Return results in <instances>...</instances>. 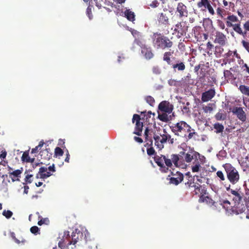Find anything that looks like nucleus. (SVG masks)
<instances>
[{
  "label": "nucleus",
  "mask_w": 249,
  "mask_h": 249,
  "mask_svg": "<svg viewBox=\"0 0 249 249\" xmlns=\"http://www.w3.org/2000/svg\"><path fill=\"white\" fill-rule=\"evenodd\" d=\"M229 193V196L231 199L233 206L231 211L232 214H238L245 211L246 205L244 203V195L240 189L233 190L231 185L226 187Z\"/></svg>",
  "instance_id": "nucleus-1"
},
{
  "label": "nucleus",
  "mask_w": 249,
  "mask_h": 249,
  "mask_svg": "<svg viewBox=\"0 0 249 249\" xmlns=\"http://www.w3.org/2000/svg\"><path fill=\"white\" fill-rule=\"evenodd\" d=\"M151 38L154 47L157 49L164 50L171 48L173 45L168 37L159 32L154 33Z\"/></svg>",
  "instance_id": "nucleus-2"
},
{
  "label": "nucleus",
  "mask_w": 249,
  "mask_h": 249,
  "mask_svg": "<svg viewBox=\"0 0 249 249\" xmlns=\"http://www.w3.org/2000/svg\"><path fill=\"white\" fill-rule=\"evenodd\" d=\"M170 128L175 135L180 137L183 135L186 136V132L191 131L192 129L190 125L183 121L173 124Z\"/></svg>",
  "instance_id": "nucleus-3"
},
{
  "label": "nucleus",
  "mask_w": 249,
  "mask_h": 249,
  "mask_svg": "<svg viewBox=\"0 0 249 249\" xmlns=\"http://www.w3.org/2000/svg\"><path fill=\"white\" fill-rule=\"evenodd\" d=\"M224 168L229 181L233 185L237 183L239 180L240 175L236 169L229 163L226 164Z\"/></svg>",
  "instance_id": "nucleus-4"
},
{
  "label": "nucleus",
  "mask_w": 249,
  "mask_h": 249,
  "mask_svg": "<svg viewBox=\"0 0 249 249\" xmlns=\"http://www.w3.org/2000/svg\"><path fill=\"white\" fill-rule=\"evenodd\" d=\"M179 156L181 157L182 160L187 163H190L193 160H197L198 158L200 156V154L196 151L193 148L189 147V150L188 151L185 149L183 151H180Z\"/></svg>",
  "instance_id": "nucleus-5"
},
{
  "label": "nucleus",
  "mask_w": 249,
  "mask_h": 249,
  "mask_svg": "<svg viewBox=\"0 0 249 249\" xmlns=\"http://www.w3.org/2000/svg\"><path fill=\"white\" fill-rule=\"evenodd\" d=\"M64 237H66L71 245H75L77 243L81 241L83 238V233L79 230L75 229L70 235L69 231H65L64 232Z\"/></svg>",
  "instance_id": "nucleus-6"
},
{
  "label": "nucleus",
  "mask_w": 249,
  "mask_h": 249,
  "mask_svg": "<svg viewBox=\"0 0 249 249\" xmlns=\"http://www.w3.org/2000/svg\"><path fill=\"white\" fill-rule=\"evenodd\" d=\"M189 26L186 22L180 21L175 25L174 32L178 38L186 36Z\"/></svg>",
  "instance_id": "nucleus-7"
},
{
  "label": "nucleus",
  "mask_w": 249,
  "mask_h": 249,
  "mask_svg": "<svg viewBox=\"0 0 249 249\" xmlns=\"http://www.w3.org/2000/svg\"><path fill=\"white\" fill-rule=\"evenodd\" d=\"M229 112H232L233 114H235L237 118L242 121L245 122L247 119V115L245 111L241 107H234L229 108Z\"/></svg>",
  "instance_id": "nucleus-8"
},
{
  "label": "nucleus",
  "mask_w": 249,
  "mask_h": 249,
  "mask_svg": "<svg viewBox=\"0 0 249 249\" xmlns=\"http://www.w3.org/2000/svg\"><path fill=\"white\" fill-rule=\"evenodd\" d=\"M141 117L138 114H135L133 116L132 122L133 123H136L135 129L134 134L138 136H141L143 128V123L140 121Z\"/></svg>",
  "instance_id": "nucleus-9"
},
{
  "label": "nucleus",
  "mask_w": 249,
  "mask_h": 249,
  "mask_svg": "<svg viewBox=\"0 0 249 249\" xmlns=\"http://www.w3.org/2000/svg\"><path fill=\"white\" fill-rule=\"evenodd\" d=\"M158 108L162 112L170 114L174 109V106L172 104H170L169 102L163 101L159 104Z\"/></svg>",
  "instance_id": "nucleus-10"
},
{
  "label": "nucleus",
  "mask_w": 249,
  "mask_h": 249,
  "mask_svg": "<svg viewBox=\"0 0 249 249\" xmlns=\"http://www.w3.org/2000/svg\"><path fill=\"white\" fill-rule=\"evenodd\" d=\"M157 20L160 25H167L169 24V18L167 11L159 13L157 15Z\"/></svg>",
  "instance_id": "nucleus-11"
},
{
  "label": "nucleus",
  "mask_w": 249,
  "mask_h": 249,
  "mask_svg": "<svg viewBox=\"0 0 249 249\" xmlns=\"http://www.w3.org/2000/svg\"><path fill=\"white\" fill-rule=\"evenodd\" d=\"M177 12L178 13V17L180 18L183 17H187L188 15L187 7L182 2H179L178 4Z\"/></svg>",
  "instance_id": "nucleus-12"
},
{
  "label": "nucleus",
  "mask_w": 249,
  "mask_h": 249,
  "mask_svg": "<svg viewBox=\"0 0 249 249\" xmlns=\"http://www.w3.org/2000/svg\"><path fill=\"white\" fill-rule=\"evenodd\" d=\"M164 155H161V156H156L154 157L155 162L160 167L161 172L166 173L168 171V168H166L164 164V159L163 157Z\"/></svg>",
  "instance_id": "nucleus-13"
},
{
  "label": "nucleus",
  "mask_w": 249,
  "mask_h": 249,
  "mask_svg": "<svg viewBox=\"0 0 249 249\" xmlns=\"http://www.w3.org/2000/svg\"><path fill=\"white\" fill-rule=\"evenodd\" d=\"M215 92L214 89H211L208 90L202 93L201 101L203 102H206L211 100L215 95Z\"/></svg>",
  "instance_id": "nucleus-14"
},
{
  "label": "nucleus",
  "mask_w": 249,
  "mask_h": 249,
  "mask_svg": "<svg viewBox=\"0 0 249 249\" xmlns=\"http://www.w3.org/2000/svg\"><path fill=\"white\" fill-rule=\"evenodd\" d=\"M226 36L223 33L220 32H216L214 42L217 43L221 46H224L226 44Z\"/></svg>",
  "instance_id": "nucleus-15"
},
{
  "label": "nucleus",
  "mask_w": 249,
  "mask_h": 249,
  "mask_svg": "<svg viewBox=\"0 0 249 249\" xmlns=\"http://www.w3.org/2000/svg\"><path fill=\"white\" fill-rule=\"evenodd\" d=\"M207 190L203 187L201 190V196H200L199 201L202 202H206L209 205H213L214 202L213 200L209 196H206Z\"/></svg>",
  "instance_id": "nucleus-16"
},
{
  "label": "nucleus",
  "mask_w": 249,
  "mask_h": 249,
  "mask_svg": "<svg viewBox=\"0 0 249 249\" xmlns=\"http://www.w3.org/2000/svg\"><path fill=\"white\" fill-rule=\"evenodd\" d=\"M71 245V243L70 242L69 239L66 237L63 236V238L60 240L58 243V248L55 247L53 249H68L69 246Z\"/></svg>",
  "instance_id": "nucleus-17"
},
{
  "label": "nucleus",
  "mask_w": 249,
  "mask_h": 249,
  "mask_svg": "<svg viewBox=\"0 0 249 249\" xmlns=\"http://www.w3.org/2000/svg\"><path fill=\"white\" fill-rule=\"evenodd\" d=\"M160 136L161 137V139L160 140V143L163 144V143L167 142H168L169 143L172 144L174 143V139L171 138V135L168 134L165 129H164V133L160 134Z\"/></svg>",
  "instance_id": "nucleus-18"
},
{
  "label": "nucleus",
  "mask_w": 249,
  "mask_h": 249,
  "mask_svg": "<svg viewBox=\"0 0 249 249\" xmlns=\"http://www.w3.org/2000/svg\"><path fill=\"white\" fill-rule=\"evenodd\" d=\"M171 66L175 71H183L186 68L184 62L180 61V60L176 61V63H173Z\"/></svg>",
  "instance_id": "nucleus-19"
},
{
  "label": "nucleus",
  "mask_w": 249,
  "mask_h": 249,
  "mask_svg": "<svg viewBox=\"0 0 249 249\" xmlns=\"http://www.w3.org/2000/svg\"><path fill=\"white\" fill-rule=\"evenodd\" d=\"M141 52L146 59H150L154 56V53H152L151 48L147 47V46L143 48Z\"/></svg>",
  "instance_id": "nucleus-20"
},
{
  "label": "nucleus",
  "mask_w": 249,
  "mask_h": 249,
  "mask_svg": "<svg viewBox=\"0 0 249 249\" xmlns=\"http://www.w3.org/2000/svg\"><path fill=\"white\" fill-rule=\"evenodd\" d=\"M38 174L40 175V178H47L52 175V174L47 171L46 167H41L39 168Z\"/></svg>",
  "instance_id": "nucleus-21"
},
{
  "label": "nucleus",
  "mask_w": 249,
  "mask_h": 249,
  "mask_svg": "<svg viewBox=\"0 0 249 249\" xmlns=\"http://www.w3.org/2000/svg\"><path fill=\"white\" fill-rule=\"evenodd\" d=\"M177 177H172L170 179V182L176 185H178L183 179V175L180 173L177 172Z\"/></svg>",
  "instance_id": "nucleus-22"
},
{
  "label": "nucleus",
  "mask_w": 249,
  "mask_h": 249,
  "mask_svg": "<svg viewBox=\"0 0 249 249\" xmlns=\"http://www.w3.org/2000/svg\"><path fill=\"white\" fill-rule=\"evenodd\" d=\"M173 52L168 51L165 52L163 55V60L166 62L168 65L170 66H171L173 63L171 60V58L173 57Z\"/></svg>",
  "instance_id": "nucleus-23"
},
{
  "label": "nucleus",
  "mask_w": 249,
  "mask_h": 249,
  "mask_svg": "<svg viewBox=\"0 0 249 249\" xmlns=\"http://www.w3.org/2000/svg\"><path fill=\"white\" fill-rule=\"evenodd\" d=\"M40 156L42 159L49 160L52 156V153L50 148H46L40 152Z\"/></svg>",
  "instance_id": "nucleus-24"
},
{
  "label": "nucleus",
  "mask_w": 249,
  "mask_h": 249,
  "mask_svg": "<svg viewBox=\"0 0 249 249\" xmlns=\"http://www.w3.org/2000/svg\"><path fill=\"white\" fill-rule=\"evenodd\" d=\"M171 160L172 163H173L176 167H178L179 166V162L182 160V158L179 156V154H172L171 157Z\"/></svg>",
  "instance_id": "nucleus-25"
},
{
  "label": "nucleus",
  "mask_w": 249,
  "mask_h": 249,
  "mask_svg": "<svg viewBox=\"0 0 249 249\" xmlns=\"http://www.w3.org/2000/svg\"><path fill=\"white\" fill-rule=\"evenodd\" d=\"M201 168L200 163L197 160H195L191 166V170L192 172L196 173L200 171Z\"/></svg>",
  "instance_id": "nucleus-26"
},
{
  "label": "nucleus",
  "mask_w": 249,
  "mask_h": 249,
  "mask_svg": "<svg viewBox=\"0 0 249 249\" xmlns=\"http://www.w3.org/2000/svg\"><path fill=\"white\" fill-rule=\"evenodd\" d=\"M167 114L168 113L163 112L161 114L159 113L158 118L162 122L167 123L170 120V116L169 117Z\"/></svg>",
  "instance_id": "nucleus-27"
},
{
  "label": "nucleus",
  "mask_w": 249,
  "mask_h": 249,
  "mask_svg": "<svg viewBox=\"0 0 249 249\" xmlns=\"http://www.w3.org/2000/svg\"><path fill=\"white\" fill-rule=\"evenodd\" d=\"M124 15L128 20L131 21H133L135 19V15L133 12L130 11L129 9L125 10Z\"/></svg>",
  "instance_id": "nucleus-28"
},
{
  "label": "nucleus",
  "mask_w": 249,
  "mask_h": 249,
  "mask_svg": "<svg viewBox=\"0 0 249 249\" xmlns=\"http://www.w3.org/2000/svg\"><path fill=\"white\" fill-rule=\"evenodd\" d=\"M233 29L235 32L240 35H242L244 36H246V33L243 31L240 23L234 24Z\"/></svg>",
  "instance_id": "nucleus-29"
},
{
  "label": "nucleus",
  "mask_w": 249,
  "mask_h": 249,
  "mask_svg": "<svg viewBox=\"0 0 249 249\" xmlns=\"http://www.w3.org/2000/svg\"><path fill=\"white\" fill-rule=\"evenodd\" d=\"M22 170L18 169L12 172L9 173V176L12 179L13 181H15V180H19V179L17 178V179H15L12 178V176H13L14 178H18L20 177V175L22 173Z\"/></svg>",
  "instance_id": "nucleus-30"
},
{
  "label": "nucleus",
  "mask_w": 249,
  "mask_h": 249,
  "mask_svg": "<svg viewBox=\"0 0 249 249\" xmlns=\"http://www.w3.org/2000/svg\"><path fill=\"white\" fill-rule=\"evenodd\" d=\"M207 68H208V66L205 67L204 64H201V67L200 68V70L198 74L200 79H204L205 77Z\"/></svg>",
  "instance_id": "nucleus-31"
},
{
  "label": "nucleus",
  "mask_w": 249,
  "mask_h": 249,
  "mask_svg": "<svg viewBox=\"0 0 249 249\" xmlns=\"http://www.w3.org/2000/svg\"><path fill=\"white\" fill-rule=\"evenodd\" d=\"M224 52V49L220 46H216L215 47L214 54L217 58L220 57Z\"/></svg>",
  "instance_id": "nucleus-32"
},
{
  "label": "nucleus",
  "mask_w": 249,
  "mask_h": 249,
  "mask_svg": "<svg viewBox=\"0 0 249 249\" xmlns=\"http://www.w3.org/2000/svg\"><path fill=\"white\" fill-rule=\"evenodd\" d=\"M192 36H194L197 40L200 38V28L199 27H194L193 29Z\"/></svg>",
  "instance_id": "nucleus-33"
},
{
  "label": "nucleus",
  "mask_w": 249,
  "mask_h": 249,
  "mask_svg": "<svg viewBox=\"0 0 249 249\" xmlns=\"http://www.w3.org/2000/svg\"><path fill=\"white\" fill-rule=\"evenodd\" d=\"M239 89L242 93L249 96V87L242 85L240 86Z\"/></svg>",
  "instance_id": "nucleus-34"
},
{
  "label": "nucleus",
  "mask_w": 249,
  "mask_h": 249,
  "mask_svg": "<svg viewBox=\"0 0 249 249\" xmlns=\"http://www.w3.org/2000/svg\"><path fill=\"white\" fill-rule=\"evenodd\" d=\"M213 127L215 129H216V133H219L223 131L224 129V126L218 123L214 124L213 125Z\"/></svg>",
  "instance_id": "nucleus-35"
},
{
  "label": "nucleus",
  "mask_w": 249,
  "mask_h": 249,
  "mask_svg": "<svg viewBox=\"0 0 249 249\" xmlns=\"http://www.w3.org/2000/svg\"><path fill=\"white\" fill-rule=\"evenodd\" d=\"M154 139L155 141V145L160 149H162L163 148V144L160 143V137L158 135H154Z\"/></svg>",
  "instance_id": "nucleus-36"
},
{
  "label": "nucleus",
  "mask_w": 249,
  "mask_h": 249,
  "mask_svg": "<svg viewBox=\"0 0 249 249\" xmlns=\"http://www.w3.org/2000/svg\"><path fill=\"white\" fill-rule=\"evenodd\" d=\"M145 100L146 102L150 106H151L152 107L154 106L155 103V101L154 98L153 97H152L151 96H147L145 97Z\"/></svg>",
  "instance_id": "nucleus-37"
},
{
  "label": "nucleus",
  "mask_w": 249,
  "mask_h": 249,
  "mask_svg": "<svg viewBox=\"0 0 249 249\" xmlns=\"http://www.w3.org/2000/svg\"><path fill=\"white\" fill-rule=\"evenodd\" d=\"M223 207L228 211L229 210L231 209L232 206H231V202L228 200H224L221 204Z\"/></svg>",
  "instance_id": "nucleus-38"
},
{
  "label": "nucleus",
  "mask_w": 249,
  "mask_h": 249,
  "mask_svg": "<svg viewBox=\"0 0 249 249\" xmlns=\"http://www.w3.org/2000/svg\"><path fill=\"white\" fill-rule=\"evenodd\" d=\"M142 37L141 38H137L135 39V43L137 44L138 45L140 46L142 49L143 48L147 46L144 43V42L142 40Z\"/></svg>",
  "instance_id": "nucleus-39"
},
{
  "label": "nucleus",
  "mask_w": 249,
  "mask_h": 249,
  "mask_svg": "<svg viewBox=\"0 0 249 249\" xmlns=\"http://www.w3.org/2000/svg\"><path fill=\"white\" fill-rule=\"evenodd\" d=\"M64 154V151H63V150L59 147H56L55 148V150H54V155L56 156V157H57V156H62Z\"/></svg>",
  "instance_id": "nucleus-40"
},
{
  "label": "nucleus",
  "mask_w": 249,
  "mask_h": 249,
  "mask_svg": "<svg viewBox=\"0 0 249 249\" xmlns=\"http://www.w3.org/2000/svg\"><path fill=\"white\" fill-rule=\"evenodd\" d=\"M163 159H164V163H165L166 166H167V168H168L169 167H171L172 166L171 160L170 159L168 158L165 156L163 157Z\"/></svg>",
  "instance_id": "nucleus-41"
},
{
  "label": "nucleus",
  "mask_w": 249,
  "mask_h": 249,
  "mask_svg": "<svg viewBox=\"0 0 249 249\" xmlns=\"http://www.w3.org/2000/svg\"><path fill=\"white\" fill-rule=\"evenodd\" d=\"M131 33L135 39L142 37L141 33L136 30L132 29Z\"/></svg>",
  "instance_id": "nucleus-42"
},
{
  "label": "nucleus",
  "mask_w": 249,
  "mask_h": 249,
  "mask_svg": "<svg viewBox=\"0 0 249 249\" xmlns=\"http://www.w3.org/2000/svg\"><path fill=\"white\" fill-rule=\"evenodd\" d=\"M147 154L148 155L150 156H156L157 153L154 148L153 147H150V148H148L147 149Z\"/></svg>",
  "instance_id": "nucleus-43"
},
{
  "label": "nucleus",
  "mask_w": 249,
  "mask_h": 249,
  "mask_svg": "<svg viewBox=\"0 0 249 249\" xmlns=\"http://www.w3.org/2000/svg\"><path fill=\"white\" fill-rule=\"evenodd\" d=\"M193 187L195 188V191L196 194H197L198 193H200L201 194V190L203 189L202 188V186L200 185V184H198L197 185L195 184L193 185Z\"/></svg>",
  "instance_id": "nucleus-44"
},
{
  "label": "nucleus",
  "mask_w": 249,
  "mask_h": 249,
  "mask_svg": "<svg viewBox=\"0 0 249 249\" xmlns=\"http://www.w3.org/2000/svg\"><path fill=\"white\" fill-rule=\"evenodd\" d=\"M30 231L32 233L36 235L40 233L39 229L38 227L36 226L32 227L30 229Z\"/></svg>",
  "instance_id": "nucleus-45"
},
{
  "label": "nucleus",
  "mask_w": 249,
  "mask_h": 249,
  "mask_svg": "<svg viewBox=\"0 0 249 249\" xmlns=\"http://www.w3.org/2000/svg\"><path fill=\"white\" fill-rule=\"evenodd\" d=\"M202 108L205 113H206L211 112L213 110V108L210 104H209L208 106L203 107Z\"/></svg>",
  "instance_id": "nucleus-46"
},
{
  "label": "nucleus",
  "mask_w": 249,
  "mask_h": 249,
  "mask_svg": "<svg viewBox=\"0 0 249 249\" xmlns=\"http://www.w3.org/2000/svg\"><path fill=\"white\" fill-rule=\"evenodd\" d=\"M2 214L7 218H10L13 215V213L9 210H4L2 212Z\"/></svg>",
  "instance_id": "nucleus-47"
},
{
  "label": "nucleus",
  "mask_w": 249,
  "mask_h": 249,
  "mask_svg": "<svg viewBox=\"0 0 249 249\" xmlns=\"http://www.w3.org/2000/svg\"><path fill=\"white\" fill-rule=\"evenodd\" d=\"M21 159H22V160L23 161H26V162L29 161L30 157L29 156L28 153L27 152H24L22 155Z\"/></svg>",
  "instance_id": "nucleus-48"
},
{
  "label": "nucleus",
  "mask_w": 249,
  "mask_h": 249,
  "mask_svg": "<svg viewBox=\"0 0 249 249\" xmlns=\"http://www.w3.org/2000/svg\"><path fill=\"white\" fill-rule=\"evenodd\" d=\"M227 19L232 22H237L238 21L237 17L233 15L228 16Z\"/></svg>",
  "instance_id": "nucleus-49"
},
{
  "label": "nucleus",
  "mask_w": 249,
  "mask_h": 249,
  "mask_svg": "<svg viewBox=\"0 0 249 249\" xmlns=\"http://www.w3.org/2000/svg\"><path fill=\"white\" fill-rule=\"evenodd\" d=\"M209 2V0H201L197 4L198 7L201 8L202 6H205V5Z\"/></svg>",
  "instance_id": "nucleus-50"
},
{
  "label": "nucleus",
  "mask_w": 249,
  "mask_h": 249,
  "mask_svg": "<svg viewBox=\"0 0 249 249\" xmlns=\"http://www.w3.org/2000/svg\"><path fill=\"white\" fill-rule=\"evenodd\" d=\"M49 223V220L48 218H42L38 221L37 224L38 225L41 226L44 224H48Z\"/></svg>",
  "instance_id": "nucleus-51"
},
{
  "label": "nucleus",
  "mask_w": 249,
  "mask_h": 249,
  "mask_svg": "<svg viewBox=\"0 0 249 249\" xmlns=\"http://www.w3.org/2000/svg\"><path fill=\"white\" fill-rule=\"evenodd\" d=\"M188 181L185 183V185H188V187H193L192 184L194 183V178L192 177V176H190V178H188Z\"/></svg>",
  "instance_id": "nucleus-52"
},
{
  "label": "nucleus",
  "mask_w": 249,
  "mask_h": 249,
  "mask_svg": "<svg viewBox=\"0 0 249 249\" xmlns=\"http://www.w3.org/2000/svg\"><path fill=\"white\" fill-rule=\"evenodd\" d=\"M168 83L171 86H178V82L174 79H170Z\"/></svg>",
  "instance_id": "nucleus-53"
},
{
  "label": "nucleus",
  "mask_w": 249,
  "mask_h": 249,
  "mask_svg": "<svg viewBox=\"0 0 249 249\" xmlns=\"http://www.w3.org/2000/svg\"><path fill=\"white\" fill-rule=\"evenodd\" d=\"M241 43L244 48L249 53V42L243 40L242 41Z\"/></svg>",
  "instance_id": "nucleus-54"
},
{
  "label": "nucleus",
  "mask_w": 249,
  "mask_h": 249,
  "mask_svg": "<svg viewBox=\"0 0 249 249\" xmlns=\"http://www.w3.org/2000/svg\"><path fill=\"white\" fill-rule=\"evenodd\" d=\"M152 71L153 73L156 74H159L161 72L160 69L158 66H154L152 68Z\"/></svg>",
  "instance_id": "nucleus-55"
},
{
  "label": "nucleus",
  "mask_w": 249,
  "mask_h": 249,
  "mask_svg": "<svg viewBox=\"0 0 249 249\" xmlns=\"http://www.w3.org/2000/svg\"><path fill=\"white\" fill-rule=\"evenodd\" d=\"M225 11L224 9H222L221 8L218 7L216 9V12L218 15L220 16L222 18H223V13L225 12Z\"/></svg>",
  "instance_id": "nucleus-56"
},
{
  "label": "nucleus",
  "mask_w": 249,
  "mask_h": 249,
  "mask_svg": "<svg viewBox=\"0 0 249 249\" xmlns=\"http://www.w3.org/2000/svg\"><path fill=\"white\" fill-rule=\"evenodd\" d=\"M216 175L217 176L220 178V179L223 181L225 179V177H224V175L223 174V173H222V171H218L217 172H216Z\"/></svg>",
  "instance_id": "nucleus-57"
},
{
  "label": "nucleus",
  "mask_w": 249,
  "mask_h": 249,
  "mask_svg": "<svg viewBox=\"0 0 249 249\" xmlns=\"http://www.w3.org/2000/svg\"><path fill=\"white\" fill-rule=\"evenodd\" d=\"M217 23L218 26L220 28H221L222 30L225 29V24H224V22H223L222 20H219V19L217 20Z\"/></svg>",
  "instance_id": "nucleus-58"
},
{
  "label": "nucleus",
  "mask_w": 249,
  "mask_h": 249,
  "mask_svg": "<svg viewBox=\"0 0 249 249\" xmlns=\"http://www.w3.org/2000/svg\"><path fill=\"white\" fill-rule=\"evenodd\" d=\"M215 118L217 120H221L223 119V114L219 112L216 114Z\"/></svg>",
  "instance_id": "nucleus-59"
},
{
  "label": "nucleus",
  "mask_w": 249,
  "mask_h": 249,
  "mask_svg": "<svg viewBox=\"0 0 249 249\" xmlns=\"http://www.w3.org/2000/svg\"><path fill=\"white\" fill-rule=\"evenodd\" d=\"M232 75V73L229 70H226L224 72V75L225 78H230V77H231Z\"/></svg>",
  "instance_id": "nucleus-60"
},
{
  "label": "nucleus",
  "mask_w": 249,
  "mask_h": 249,
  "mask_svg": "<svg viewBox=\"0 0 249 249\" xmlns=\"http://www.w3.org/2000/svg\"><path fill=\"white\" fill-rule=\"evenodd\" d=\"M244 28L245 31L244 32H246V34H247V32L249 31V20L246 21L244 24Z\"/></svg>",
  "instance_id": "nucleus-61"
},
{
  "label": "nucleus",
  "mask_w": 249,
  "mask_h": 249,
  "mask_svg": "<svg viewBox=\"0 0 249 249\" xmlns=\"http://www.w3.org/2000/svg\"><path fill=\"white\" fill-rule=\"evenodd\" d=\"M11 236L16 243H17L18 244L20 243V241L16 237L15 234L14 232H11Z\"/></svg>",
  "instance_id": "nucleus-62"
},
{
  "label": "nucleus",
  "mask_w": 249,
  "mask_h": 249,
  "mask_svg": "<svg viewBox=\"0 0 249 249\" xmlns=\"http://www.w3.org/2000/svg\"><path fill=\"white\" fill-rule=\"evenodd\" d=\"M195 177L196 178V179H197V181L198 182H199V183H201L203 182V181H202V179H201V178H203V177H202V174H200V175H195V176H194V177H193V178H194Z\"/></svg>",
  "instance_id": "nucleus-63"
},
{
  "label": "nucleus",
  "mask_w": 249,
  "mask_h": 249,
  "mask_svg": "<svg viewBox=\"0 0 249 249\" xmlns=\"http://www.w3.org/2000/svg\"><path fill=\"white\" fill-rule=\"evenodd\" d=\"M33 177L32 175H27L25 178V181L28 183H31L32 180L31 179V178Z\"/></svg>",
  "instance_id": "nucleus-64"
}]
</instances>
